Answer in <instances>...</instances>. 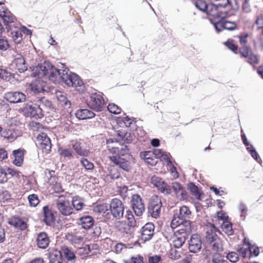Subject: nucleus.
Here are the masks:
<instances>
[{
  "mask_svg": "<svg viewBox=\"0 0 263 263\" xmlns=\"http://www.w3.org/2000/svg\"><path fill=\"white\" fill-rule=\"evenodd\" d=\"M36 241L37 246L40 248H46L49 243V239L47 233L45 232L40 233L37 236Z\"/></svg>",
  "mask_w": 263,
  "mask_h": 263,
  "instance_id": "obj_29",
  "label": "nucleus"
},
{
  "mask_svg": "<svg viewBox=\"0 0 263 263\" xmlns=\"http://www.w3.org/2000/svg\"><path fill=\"white\" fill-rule=\"evenodd\" d=\"M202 247L200 237L197 234L192 235L189 242V249L191 252L196 253L199 252Z\"/></svg>",
  "mask_w": 263,
  "mask_h": 263,
  "instance_id": "obj_16",
  "label": "nucleus"
},
{
  "mask_svg": "<svg viewBox=\"0 0 263 263\" xmlns=\"http://www.w3.org/2000/svg\"><path fill=\"white\" fill-rule=\"evenodd\" d=\"M108 150L114 156H109L110 161L115 164L119 165L120 168L125 171H129L130 168L129 163L125 159L121 157L128 153V148L127 145L118 143L116 140L112 138L106 140Z\"/></svg>",
  "mask_w": 263,
  "mask_h": 263,
  "instance_id": "obj_1",
  "label": "nucleus"
},
{
  "mask_svg": "<svg viewBox=\"0 0 263 263\" xmlns=\"http://www.w3.org/2000/svg\"><path fill=\"white\" fill-rule=\"evenodd\" d=\"M153 154L157 158H163L166 160L167 165L172 164V161L170 159V154L164 152L161 149H155L153 151Z\"/></svg>",
  "mask_w": 263,
  "mask_h": 263,
  "instance_id": "obj_36",
  "label": "nucleus"
},
{
  "mask_svg": "<svg viewBox=\"0 0 263 263\" xmlns=\"http://www.w3.org/2000/svg\"><path fill=\"white\" fill-rule=\"evenodd\" d=\"M1 135L2 137L7 139L9 141H12L18 137L22 135L21 132L14 128H10L5 129L1 132Z\"/></svg>",
  "mask_w": 263,
  "mask_h": 263,
  "instance_id": "obj_21",
  "label": "nucleus"
},
{
  "mask_svg": "<svg viewBox=\"0 0 263 263\" xmlns=\"http://www.w3.org/2000/svg\"><path fill=\"white\" fill-rule=\"evenodd\" d=\"M80 163L86 170H92L94 167L93 164L87 159L82 158L80 160Z\"/></svg>",
  "mask_w": 263,
  "mask_h": 263,
  "instance_id": "obj_53",
  "label": "nucleus"
},
{
  "mask_svg": "<svg viewBox=\"0 0 263 263\" xmlns=\"http://www.w3.org/2000/svg\"><path fill=\"white\" fill-rule=\"evenodd\" d=\"M79 224L85 230L90 229L94 224V220L90 216L86 215L79 219Z\"/></svg>",
  "mask_w": 263,
  "mask_h": 263,
  "instance_id": "obj_27",
  "label": "nucleus"
},
{
  "mask_svg": "<svg viewBox=\"0 0 263 263\" xmlns=\"http://www.w3.org/2000/svg\"><path fill=\"white\" fill-rule=\"evenodd\" d=\"M217 220L218 221V224H220V222L228 220V216L223 211H221L217 213Z\"/></svg>",
  "mask_w": 263,
  "mask_h": 263,
  "instance_id": "obj_55",
  "label": "nucleus"
},
{
  "mask_svg": "<svg viewBox=\"0 0 263 263\" xmlns=\"http://www.w3.org/2000/svg\"><path fill=\"white\" fill-rule=\"evenodd\" d=\"M56 207L59 213L64 216H69L73 213V209L70 201L62 195L56 200Z\"/></svg>",
  "mask_w": 263,
  "mask_h": 263,
  "instance_id": "obj_6",
  "label": "nucleus"
},
{
  "mask_svg": "<svg viewBox=\"0 0 263 263\" xmlns=\"http://www.w3.org/2000/svg\"><path fill=\"white\" fill-rule=\"evenodd\" d=\"M210 229L206 231L205 239L208 243L212 242L215 239L218 238L216 232L220 233L219 230L215 226V224H210Z\"/></svg>",
  "mask_w": 263,
  "mask_h": 263,
  "instance_id": "obj_26",
  "label": "nucleus"
},
{
  "mask_svg": "<svg viewBox=\"0 0 263 263\" xmlns=\"http://www.w3.org/2000/svg\"><path fill=\"white\" fill-rule=\"evenodd\" d=\"M4 98L10 103H19L26 101V96L21 91H10L5 93Z\"/></svg>",
  "mask_w": 263,
  "mask_h": 263,
  "instance_id": "obj_14",
  "label": "nucleus"
},
{
  "mask_svg": "<svg viewBox=\"0 0 263 263\" xmlns=\"http://www.w3.org/2000/svg\"><path fill=\"white\" fill-rule=\"evenodd\" d=\"M214 2V4L219 8H225L228 6H231L230 0H211Z\"/></svg>",
  "mask_w": 263,
  "mask_h": 263,
  "instance_id": "obj_49",
  "label": "nucleus"
},
{
  "mask_svg": "<svg viewBox=\"0 0 263 263\" xmlns=\"http://www.w3.org/2000/svg\"><path fill=\"white\" fill-rule=\"evenodd\" d=\"M63 81L69 87H79L83 85V83L80 77L67 69L63 74Z\"/></svg>",
  "mask_w": 263,
  "mask_h": 263,
  "instance_id": "obj_7",
  "label": "nucleus"
},
{
  "mask_svg": "<svg viewBox=\"0 0 263 263\" xmlns=\"http://www.w3.org/2000/svg\"><path fill=\"white\" fill-rule=\"evenodd\" d=\"M255 23L258 28L262 29V34H263V14H261L257 16Z\"/></svg>",
  "mask_w": 263,
  "mask_h": 263,
  "instance_id": "obj_63",
  "label": "nucleus"
},
{
  "mask_svg": "<svg viewBox=\"0 0 263 263\" xmlns=\"http://www.w3.org/2000/svg\"><path fill=\"white\" fill-rule=\"evenodd\" d=\"M248 249L249 250V258L252 256H257L259 254L258 247L254 245H251L250 243H248Z\"/></svg>",
  "mask_w": 263,
  "mask_h": 263,
  "instance_id": "obj_47",
  "label": "nucleus"
},
{
  "mask_svg": "<svg viewBox=\"0 0 263 263\" xmlns=\"http://www.w3.org/2000/svg\"><path fill=\"white\" fill-rule=\"evenodd\" d=\"M188 189L190 190L192 194L197 199H201V194L199 189L193 183H189L188 184Z\"/></svg>",
  "mask_w": 263,
  "mask_h": 263,
  "instance_id": "obj_43",
  "label": "nucleus"
},
{
  "mask_svg": "<svg viewBox=\"0 0 263 263\" xmlns=\"http://www.w3.org/2000/svg\"><path fill=\"white\" fill-rule=\"evenodd\" d=\"M219 225L221 230L228 236H231L233 234L234 231L232 229V224L229 220L220 222Z\"/></svg>",
  "mask_w": 263,
  "mask_h": 263,
  "instance_id": "obj_37",
  "label": "nucleus"
},
{
  "mask_svg": "<svg viewBox=\"0 0 263 263\" xmlns=\"http://www.w3.org/2000/svg\"><path fill=\"white\" fill-rule=\"evenodd\" d=\"M237 25L235 22L228 21L224 20V29L233 30L236 28Z\"/></svg>",
  "mask_w": 263,
  "mask_h": 263,
  "instance_id": "obj_60",
  "label": "nucleus"
},
{
  "mask_svg": "<svg viewBox=\"0 0 263 263\" xmlns=\"http://www.w3.org/2000/svg\"><path fill=\"white\" fill-rule=\"evenodd\" d=\"M192 231V227H180L174 232L173 245L176 248H181Z\"/></svg>",
  "mask_w": 263,
  "mask_h": 263,
  "instance_id": "obj_3",
  "label": "nucleus"
},
{
  "mask_svg": "<svg viewBox=\"0 0 263 263\" xmlns=\"http://www.w3.org/2000/svg\"><path fill=\"white\" fill-rule=\"evenodd\" d=\"M238 208L239 212L241 213L240 217L242 218V220H245L248 211L246 205L243 203L241 202L238 205Z\"/></svg>",
  "mask_w": 263,
  "mask_h": 263,
  "instance_id": "obj_54",
  "label": "nucleus"
},
{
  "mask_svg": "<svg viewBox=\"0 0 263 263\" xmlns=\"http://www.w3.org/2000/svg\"><path fill=\"white\" fill-rule=\"evenodd\" d=\"M62 253L68 261H74L76 255L71 249L68 247H64L62 249Z\"/></svg>",
  "mask_w": 263,
  "mask_h": 263,
  "instance_id": "obj_40",
  "label": "nucleus"
},
{
  "mask_svg": "<svg viewBox=\"0 0 263 263\" xmlns=\"http://www.w3.org/2000/svg\"><path fill=\"white\" fill-rule=\"evenodd\" d=\"M43 210L44 217L43 221L47 225L50 226L54 221V215L48 206H44Z\"/></svg>",
  "mask_w": 263,
  "mask_h": 263,
  "instance_id": "obj_31",
  "label": "nucleus"
},
{
  "mask_svg": "<svg viewBox=\"0 0 263 263\" xmlns=\"http://www.w3.org/2000/svg\"><path fill=\"white\" fill-rule=\"evenodd\" d=\"M239 52L243 57L247 58L252 52V50L250 47L246 46H243L240 48Z\"/></svg>",
  "mask_w": 263,
  "mask_h": 263,
  "instance_id": "obj_59",
  "label": "nucleus"
},
{
  "mask_svg": "<svg viewBox=\"0 0 263 263\" xmlns=\"http://www.w3.org/2000/svg\"><path fill=\"white\" fill-rule=\"evenodd\" d=\"M131 203L135 214L138 216H141L144 211L145 207L140 196L138 194L133 195Z\"/></svg>",
  "mask_w": 263,
  "mask_h": 263,
  "instance_id": "obj_13",
  "label": "nucleus"
},
{
  "mask_svg": "<svg viewBox=\"0 0 263 263\" xmlns=\"http://www.w3.org/2000/svg\"><path fill=\"white\" fill-rule=\"evenodd\" d=\"M50 263H63L62 252L54 250L49 253Z\"/></svg>",
  "mask_w": 263,
  "mask_h": 263,
  "instance_id": "obj_33",
  "label": "nucleus"
},
{
  "mask_svg": "<svg viewBox=\"0 0 263 263\" xmlns=\"http://www.w3.org/2000/svg\"><path fill=\"white\" fill-rule=\"evenodd\" d=\"M60 155L64 157L70 158L73 156V152L69 148H61L59 150Z\"/></svg>",
  "mask_w": 263,
  "mask_h": 263,
  "instance_id": "obj_58",
  "label": "nucleus"
},
{
  "mask_svg": "<svg viewBox=\"0 0 263 263\" xmlns=\"http://www.w3.org/2000/svg\"><path fill=\"white\" fill-rule=\"evenodd\" d=\"M108 111L114 114H119L121 111V109L114 103H110L107 106Z\"/></svg>",
  "mask_w": 263,
  "mask_h": 263,
  "instance_id": "obj_51",
  "label": "nucleus"
},
{
  "mask_svg": "<svg viewBox=\"0 0 263 263\" xmlns=\"http://www.w3.org/2000/svg\"><path fill=\"white\" fill-rule=\"evenodd\" d=\"M227 258L229 259L231 262H236L238 260V254L234 252H232L229 253L227 255Z\"/></svg>",
  "mask_w": 263,
  "mask_h": 263,
  "instance_id": "obj_62",
  "label": "nucleus"
},
{
  "mask_svg": "<svg viewBox=\"0 0 263 263\" xmlns=\"http://www.w3.org/2000/svg\"><path fill=\"white\" fill-rule=\"evenodd\" d=\"M118 137L120 138V140L126 142L127 143H130L133 140V137L131 134L128 132H125L124 131L120 130L118 131Z\"/></svg>",
  "mask_w": 263,
  "mask_h": 263,
  "instance_id": "obj_42",
  "label": "nucleus"
},
{
  "mask_svg": "<svg viewBox=\"0 0 263 263\" xmlns=\"http://www.w3.org/2000/svg\"><path fill=\"white\" fill-rule=\"evenodd\" d=\"M13 64L15 65L16 68L21 73L24 72L27 69L24 58L21 54H17L16 56L13 61Z\"/></svg>",
  "mask_w": 263,
  "mask_h": 263,
  "instance_id": "obj_28",
  "label": "nucleus"
},
{
  "mask_svg": "<svg viewBox=\"0 0 263 263\" xmlns=\"http://www.w3.org/2000/svg\"><path fill=\"white\" fill-rule=\"evenodd\" d=\"M224 261L223 257L219 254H214L212 259V263H224Z\"/></svg>",
  "mask_w": 263,
  "mask_h": 263,
  "instance_id": "obj_64",
  "label": "nucleus"
},
{
  "mask_svg": "<svg viewBox=\"0 0 263 263\" xmlns=\"http://www.w3.org/2000/svg\"><path fill=\"white\" fill-rule=\"evenodd\" d=\"M12 77V73L4 69H0V78L5 80H9Z\"/></svg>",
  "mask_w": 263,
  "mask_h": 263,
  "instance_id": "obj_61",
  "label": "nucleus"
},
{
  "mask_svg": "<svg viewBox=\"0 0 263 263\" xmlns=\"http://www.w3.org/2000/svg\"><path fill=\"white\" fill-rule=\"evenodd\" d=\"M91 251V246L90 245H85L83 247L80 248L78 250V254L85 256L86 255H88L90 254Z\"/></svg>",
  "mask_w": 263,
  "mask_h": 263,
  "instance_id": "obj_48",
  "label": "nucleus"
},
{
  "mask_svg": "<svg viewBox=\"0 0 263 263\" xmlns=\"http://www.w3.org/2000/svg\"><path fill=\"white\" fill-rule=\"evenodd\" d=\"M71 203L72 205V207L77 211L81 210L84 206L83 199L78 196H74L72 198Z\"/></svg>",
  "mask_w": 263,
  "mask_h": 263,
  "instance_id": "obj_39",
  "label": "nucleus"
},
{
  "mask_svg": "<svg viewBox=\"0 0 263 263\" xmlns=\"http://www.w3.org/2000/svg\"><path fill=\"white\" fill-rule=\"evenodd\" d=\"M109 210L113 217L116 219L123 217L124 206L120 200L117 198L112 199L109 204Z\"/></svg>",
  "mask_w": 263,
  "mask_h": 263,
  "instance_id": "obj_8",
  "label": "nucleus"
},
{
  "mask_svg": "<svg viewBox=\"0 0 263 263\" xmlns=\"http://www.w3.org/2000/svg\"><path fill=\"white\" fill-rule=\"evenodd\" d=\"M0 16L3 18L4 22L6 25L13 23L16 20L15 17L13 14L9 11L5 9L0 12Z\"/></svg>",
  "mask_w": 263,
  "mask_h": 263,
  "instance_id": "obj_35",
  "label": "nucleus"
},
{
  "mask_svg": "<svg viewBox=\"0 0 263 263\" xmlns=\"http://www.w3.org/2000/svg\"><path fill=\"white\" fill-rule=\"evenodd\" d=\"M34 102L42 109V112H49L53 109V105L52 102L44 97H37Z\"/></svg>",
  "mask_w": 263,
  "mask_h": 263,
  "instance_id": "obj_22",
  "label": "nucleus"
},
{
  "mask_svg": "<svg viewBox=\"0 0 263 263\" xmlns=\"http://www.w3.org/2000/svg\"><path fill=\"white\" fill-rule=\"evenodd\" d=\"M52 67L53 65L49 61L41 62L34 68L32 74L39 78L47 76Z\"/></svg>",
  "mask_w": 263,
  "mask_h": 263,
  "instance_id": "obj_11",
  "label": "nucleus"
},
{
  "mask_svg": "<svg viewBox=\"0 0 263 263\" xmlns=\"http://www.w3.org/2000/svg\"><path fill=\"white\" fill-rule=\"evenodd\" d=\"M28 200L29 205L32 207H35L40 203V200L38 196L35 194L29 195L28 196Z\"/></svg>",
  "mask_w": 263,
  "mask_h": 263,
  "instance_id": "obj_46",
  "label": "nucleus"
},
{
  "mask_svg": "<svg viewBox=\"0 0 263 263\" xmlns=\"http://www.w3.org/2000/svg\"><path fill=\"white\" fill-rule=\"evenodd\" d=\"M151 183L157 188L158 190L165 195H170L172 193L171 186L162 178L153 176L151 179Z\"/></svg>",
  "mask_w": 263,
  "mask_h": 263,
  "instance_id": "obj_9",
  "label": "nucleus"
},
{
  "mask_svg": "<svg viewBox=\"0 0 263 263\" xmlns=\"http://www.w3.org/2000/svg\"><path fill=\"white\" fill-rule=\"evenodd\" d=\"M212 249L216 252H220L222 251V246L220 239L218 237L209 243Z\"/></svg>",
  "mask_w": 263,
  "mask_h": 263,
  "instance_id": "obj_44",
  "label": "nucleus"
},
{
  "mask_svg": "<svg viewBox=\"0 0 263 263\" xmlns=\"http://www.w3.org/2000/svg\"><path fill=\"white\" fill-rule=\"evenodd\" d=\"M87 104L96 111H101L105 108V102L100 92L92 93L87 100Z\"/></svg>",
  "mask_w": 263,
  "mask_h": 263,
  "instance_id": "obj_4",
  "label": "nucleus"
},
{
  "mask_svg": "<svg viewBox=\"0 0 263 263\" xmlns=\"http://www.w3.org/2000/svg\"><path fill=\"white\" fill-rule=\"evenodd\" d=\"M153 156V152L152 151H145L140 153V157L141 158L144 159L147 163L152 165L156 163L152 158Z\"/></svg>",
  "mask_w": 263,
  "mask_h": 263,
  "instance_id": "obj_38",
  "label": "nucleus"
},
{
  "mask_svg": "<svg viewBox=\"0 0 263 263\" xmlns=\"http://www.w3.org/2000/svg\"><path fill=\"white\" fill-rule=\"evenodd\" d=\"M115 227L126 239H129L133 237L134 227L131 226L125 221H119L116 222Z\"/></svg>",
  "mask_w": 263,
  "mask_h": 263,
  "instance_id": "obj_10",
  "label": "nucleus"
},
{
  "mask_svg": "<svg viewBox=\"0 0 263 263\" xmlns=\"http://www.w3.org/2000/svg\"><path fill=\"white\" fill-rule=\"evenodd\" d=\"M211 23L213 24L217 32H219L224 29V18L216 20H211Z\"/></svg>",
  "mask_w": 263,
  "mask_h": 263,
  "instance_id": "obj_41",
  "label": "nucleus"
},
{
  "mask_svg": "<svg viewBox=\"0 0 263 263\" xmlns=\"http://www.w3.org/2000/svg\"><path fill=\"white\" fill-rule=\"evenodd\" d=\"M25 109L28 116L37 119L41 118L44 116L42 109L36 104V102L34 105H27Z\"/></svg>",
  "mask_w": 263,
  "mask_h": 263,
  "instance_id": "obj_18",
  "label": "nucleus"
},
{
  "mask_svg": "<svg viewBox=\"0 0 263 263\" xmlns=\"http://www.w3.org/2000/svg\"><path fill=\"white\" fill-rule=\"evenodd\" d=\"M55 95L60 104L65 108H69L71 106L70 102L67 99L65 94L60 91H56Z\"/></svg>",
  "mask_w": 263,
  "mask_h": 263,
  "instance_id": "obj_32",
  "label": "nucleus"
},
{
  "mask_svg": "<svg viewBox=\"0 0 263 263\" xmlns=\"http://www.w3.org/2000/svg\"><path fill=\"white\" fill-rule=\"evenodd\" d=\"M76 116L80 120L90 119L95 117V114L87 109H80L76 112Z\"/></svg>",
  "mask_w": 263,
  "mask_h": 263,
  "instance_id": "obj_30",
  "label": "nucleus"
},
{
  "mask_svg": "<svg viewBox=\"0 0 263 263\" xmlns=\"http://www.w3.org/2000/svg\"><path fill=\"white\" fill-rule=\"evenodd\" d=\"M13 155L14 157L13 163L18 166H20L23 162L24 160V152L23 151L18 149L13 152Z\"/></svg>",
  "mask_w": 263,
  "mask_h": 263,
  "instance_id": "obj_34",
  "label": "nucleus"
},
{
  "mask_svg": "<svg viewBox=\"0 0 263 263\" xmlns=\"http://www.w3.org/2000/svg\"><path fill=\"white\" fill-rule=\"evenodd\" d=\"M38 145L39 148L45 154H48L51 149V143L49 138L46 134L42 133L37 137Z\"/></svg>",
  "mask_w": 263,
  "mask_h": 263,
  "instance_id": "obj_12",
  "label": "nucleus"
},
{
  "mask_svg": "<svg viewBox=\"0 0 263 263\" xmlns=\"http://www.w3.org/2000/svg\"><path fill=\"white\" fill-rule=\"evenodd\" d=\"M8 223L14 226L16 229L25 230L27 227L26 222L22 218L18 216H12L9 218Z\"/></svg>",
  "mask_w": 263,
  "mask_h": 263,
  "instance_id": "obj_24",
  "label": "nucleus"
},
{
  "mask_svg": "<svg viewBox=\"0 0 263 263\" xmlns=\"http://www.w3.org/2000/svg\"><path fill=\"white\" fill-rule=\"evenodd\" d=\"M125 217L128 221V223H127V224H129L131 226L133 227H135L136 226V220L131 211H126V214L125 215Z\"/></svg>",
  "mask_w": 263,
  "mask_h": 263,
  "instance_id": "obj_57",
  "label": "nucleus"
},
{
  "mask_svg": "<svg viewBox=\"0 0 263 263\" xmlns=\"http://www.w3.org/2000/svg\"><path fill=\"white\" fill-rule=\"evenodd\" d=\"M71 145L75 152L79 155L83 157L89 156L90 151L88 149L84 148L82 146V143L78 141H72Z\"/></svg>",
  "mask_w": 263,
  "mask_h": 263,
  "instance_id": "obj_25",
  "label": "nucleus"
},
{
  "mask_svg": "<svg viewBox=\"0 0 263 263\" xmlns=\"http://www.w3.org/2000/svg\"><path fill=\"white\" fill-rule=\"evenodd\" d=\"M172 187L177 198L180 200H183L187 198L185 189L180 183L178 182H173Z\"/></svg>",
  "mask_w": 263,
  "mask_h": 263,
  "instance_id": "obj_20",
  "label": "nucleus"
},
{
  "mask_svg": "<svg viewBox=\"0 0 263 263\" xmlns=\"http://www.w3.org/2000/svg\"><path fill=\"white\" fill-rule=\"evenodd\" d=\"M31 89L35 93H41L45 91H48L49 87L46 83L42 80H36L33 82L31 85Z\"/></svg>",
  "mask_w": 263,
  "mask_h": 263,
  "instance_id": "obj_23",
  "label": "nucleus"
},
{
  "mask_svg": "<svg viewBox=\"0 0 263 263\" xmlns=\"http://www.w3.org/2000/svg\"><path fill=\"white\" fill-rule=\"evenodd\" d=\"M179 220H176V218H174L171 223L172 227L179 226L180 227H192L191 222L189 220L192 215V213L189 208L183 205L180 208L178 214H176Z\"/></svg>",
  "mask_w": 263,
  "mask_h": 263,
  "instance_id": "obj_2",
  "label": "nucleus"
},
{
  "mask_svg": "<svg viewBox=\"0 0 263 263\" xmlns=\"http://www.w3.org/2000/svg\"><path fill=\"white\" fill-rule=\"evenodd\" d=\"M219 7H217L214 3L209 5V7L205 12L209 15L213 17L210 18L211 20H216L218 19L224 18L226 16V13L220 10Z\"/></svg>",
  "mask_w": 263,
  "mask_h": 263,
  "instance_id": "obj_15",
  "label": "nucleus"
},
{
  "mask_svg": "<svg viewBox=\"0 0 263 263\" xmlns=\"http://www.w3.org/2000/svg\"><path fill=\"white\" fill-rule=\"evenodd\" d=\"M12 37L14 42L16 44H19L22 41V34L21 31H16L11 32Z\"/></svg>",
  "mask_w": 263,
  "mask_h": 263,
  "instance_id": "obj_56",
  "label": "nucleus"
},
{
  "mask_svg": "<svg viewBox=\"0 0 263 263\" xmlns=\"http://www.w3.org/2000/svg\"><path fill=\"white\" fill-rule=\"evenodd\" d=\"M163 259L160 255H149L148 256V263H162Z\"/></svg>",
  "mask_w": 263,
  "mask_h": 263,
  "instance_id": "obj_50",
  "label": "nucleus"
},
{
  "mask_svg": "<svg viewBox=\"0 0 263 263\" xmlns=\"http://www.w3.org/2000/svg\"><path fill=\"white\" fill-rule=\"evenodd\" d=\"M66 71H67L66 68L63 69H58L53 66L47 76L51 81L54 83H61L63 81V74Z\"/></svg>",
  "mask_w": 263,
  "mask_h": 263,
  "instance_id": "obj_17",
  "label": "nucleus"
},
{
  "mask_svg": "<svg viewBox=\"0 0 263 263\" xmlns=\"http://www.w3.org/2000/svg\"><path fill=\"white\" fill-rule=\"evenodd\" d=\"M195 6L198 9L204 12L206 11L209 7V5L203 0H196Z\"/></svg>",
  "mask_w": 263,
  "mask_h": 263,
  "instance_id": "obj_45",
  "label": "nucleus"
},
{
  "mask_svg": "<svg viewBox=\"0 0 263 263\" xmlns=\"http://www.w3.org/2000/svg\"><path fill=\"white\" fill-rule=\"evenodd\" d=\"M154 225L152 223H147L142 229L141 240L144 242L149 240L154 234Z\"/></svg>",
  "mask_w": 263,
  "mask_h": 263,
  "instance_id": "obj_19",
  "label": "nucleus"
},
{
  "mask_svg": "<svg viewBox=\"0 0 263 263\" xmlns=\"http://www.w3.org/2000/svg\"><path fill=\"white\" fill-rule=\"evenodd\" d=\"M128 189L127 186H120L118 187L117 192L123 199H125L128 196Z\"/></svg>",
  "mask_w": 263,
  "mask_h": 263,
  "instance_id": "obj_52",
  "label": "nucleus"
},
{
  "mask_svg": "<svg viewBox=\"0 0 263 263\" xmlns=\"http://www.w3.org/2000/svg\"><path fill=\"white\" fill-rule=\"evenodd\" d=\"M162 206L161 200L157 195H153L149 199L147 212L148 215L153 218H157L160 215L161 209Z\"/></svg>",
  "mask_w": 263,
  "mask_h": 263,
  "instance_id": "obj_5",
  "label": "nucleus"
}]
</instances>
